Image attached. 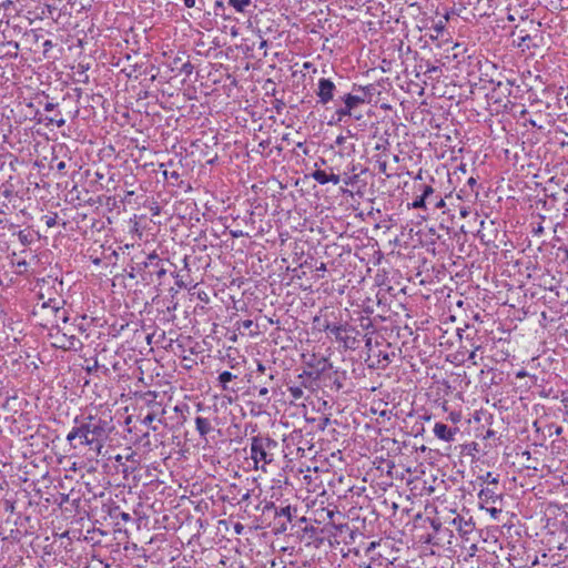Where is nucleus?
Instances as JSON below:
<instances>
[{"mask_svg": "<svg viewBox=\"0 0 568 568\" xmlns=\"http://www.w3.org/2000/svg\"><path fill=\"white\" fill-rule=\"evenodd\" d=\"M277 442L267 435H255L251 437L250 456L254 463V469L266 471V465L274 460L273 450L276 449Z\"/></svg>", "mask_w": 568, "mask_h": 568, "instance_id": "1", "label": "nucleus"}, {"mask_svg": "<svg viewBox=\"0 0 568 568\" xmlns=\"http://www.w3.org/2000/svg\"><path fill=\"white\" fill-rule=\"evenodd\" d=\"M426 521L429 524L430 528L433 529L432 534H428L425 537L426 541L432 542V540L442 532L443 525L448 524L447 519L442 518H426Z\"/></svg>", "mask_w": 568, "mask_h": 568, "instance_id": "15", "label": "nucleus"}, {"mask_svg": "<svg viewBox=\"0 0 568 568\" xmlns=\"http://www.w3.org/2000/svg\"><path fill=\"white\" fill-rule=\"evenodd\" d=\"M180 62H181V59H180V58H175V59L173 60V64H174V67H173L172 69H173V70H174V69H176V70H178V68H180V67L178 65V64H180Z\"/></svg>", "mask_w": 568, "mask_h": 568, "instance_id": "59", "label": "nucleus"}, {"mask_svg": "<svg viewBox=\"0 0 568 568\" xmlns=\"http://www.w3.org/2000/svg\"><path fill=\"white\" fill-rule=\"evenodd\" d=\"M158 417V412H149L144 417L143 419L141 420V423L144 425V426H148L150 429H152L153 432L158 430V427L152 425V423Z\"/></svg>", "mask_w": 568, "mask_h": 568, "instance_id": "28", "label": "nucleus"}, {"mask_svg": "<svg viewBox=\"0 0 568 568\" xmlns=\"http://www.w3.org/2000/svg\"><path fill=\"white\" fill-rule=\"evenodd\" d=\"M235 378H236V375L232 374L229 371H224L219 375L217 381L223 390H229L230 389L229 383Z\"/></svg>", "mask_w": 568, "mask_h": 568, "instance_id": "25", "label": "nucleus"}, {"mask_svg": "<svg viewBox=\"0 0 568 568\" xmlns=\"http://www.w3.org/2000/svg\"><path fill=\"white\" fill-rule=\"evenodd\" d=\"M65 169V162L63 161H60L58 164H57V171L60 172V173H63Z\"/></svg>", "mask_w": 568, "mask_h": 568, "instance_id": "55", "label": "nucleus"}, {"mask_svg": "<svg viewBox=\"0 0 568 568\" xmlns=\"http://www.w3.org/2000/svg\"><path fill=\"white\" fill-rule=\"evenodd\" d=\"M531 37L529 34H524L518 37L517 47L523 51L526 49H530Z\"/></svg>", "mask_w": 568, "mask_h": 568, "instance_id": "34", "label": "nucleus"}, {"mask_svg": "<svg viewBox=\"0 0 568 568\" xmlns=\"http://www.w3.org/2000/svg\"><path fill=\"white\" fill-rule=\"evenodd\" d=\"M322 513H325L327 518H315L314 520L318 524L325 523L326 520L329 521L331 527L335 528L336 530H339L341 532L345 529L349 531V536L353 538L354 531H352L347 524H335L334 523V511L329 509H323Z\"/></svg>", "mask_w": 568, "mask_h": 568, "instance_id": "14", "label": "nucleus"}, {"mask_svg": "<svg viewBox=\"0 0 568 568\" xmlns=\"http://www.w3.org/2000/svg\"><path fill=\"white\" fill-rule=\"evenodd\" d=\"M408 206L413 209H422L425 212H427V201L420 197V194L416 195L414 201L410 204H408Z\"/></svg>", "mask_w": 568, "mask_h": 568, "instance_id": "33", "label": "nucleus"}, {"mask_svg": "<svg viewBox=\"0 0 568 568\" xmlns=\"http://www.w3.org/2000/svg\"><path fill=\"white\" fill-rule=\"evenodd\" d=\"M311 176L320 184L324 185L327 183H333L337 185L341 182V178L338 174H327L324 170H315Z\"/></svg>", "mask_w": 568, "mask_h": 568, "instance_id": "13", "label": "nucleus"}, {"mask_svg": "<svg viewBox=\"0 0 568 568\" xmlns=\"http://www.w3.org/2000/svg\"><path fill=\"white\" fill-rule=\"evenodd\" d=\"M287 390L295 400L301 399L304 396V390L301 386H288Z\"/></svg>", "mask_w": 568, "mask_h": 568, "instance_id": "36", "label": "nucleus"}, {"mask_svg": "<svg viewBox=\"0 0 568 568\" xmlns=\"http://www.w3.org/2000/svg\"><path fill=\"white\" fill-rule=\"evenodd\" d=\"M292 513H296V508H292L291 506L277 508L275 511L274 519L276 520V529L280 531L286 530L287 523L292 521Z\"/></svg>", "mask_w": 568, "mask_h": 568, "instance_id": "10", "label": "nucleus"}, {"mask_svg": "<svg viewBox=\"0 0 568 568\" xmlns=\"http://www.w3.org/2000/svg\"><path fill=\"white\" fill-rule=\"evenodd\" d=\"M138 273L144 285L162 283V278L166 275L164 260L160 258L155 253L149 254L144 262L138 263Z\"/></svg>", "mask_w": 568, "mask_h": 568, "instance_id": "4", "label": "nucleus"}, {"mask_svg": "<svg viewBox=\"0 0 568 568\" xmlns=\"http://www.w3.org/2000/svg\"><path fill=\"white\" fill-rule=\"evenodd\" d=\"M378 169H379L381 173H386L387 163L385 161L384 162H378Z\"/></svg>", "mask_w": 568, "mask_h": 568, "instance_id": "54", "label": "nucleus"}, {"mask_svg": "<svg viewBox=\"0 0 568 568\" xmlns=\"http://www.w3.org/2000/svg\"><path fill=\"white\" fill-rule=\"evenodd\" d=\"M426 524H428L426 521V518H415V526L416 527L425 528Z\"/></svg>", "mask_w": 568, "mask_h": 568, "instance_id": "51", "label": "nucleus"}, {"mask_svg": "<svg viewBox=\"0 0 568 568\" xmlns=\"http://www.w3.org/2000/svg\"><path fill=\"white\" fill-rule=\"evenodd\" d=\"M49 336L54 339L52 345L63 351L78 352L83 347V343L70 329L63 332L59 324L51 327Z\"/></svg>", "mask_w": 568, "mask_h": 568, "instance_id": "5", "label": "nucleus"}, {"mask_svg": "<svg viewBox=\"0 0 568 568\" xmlns=\"http://www.w3.org/2000/svg\"><path fill=\"white\" fill-rule=\"evenodd\" d=\"M365 345H366L367 347H371V345H372V337H369V336L365 335Z\"/></svg>", "mask_w": 568, "mask_h": 568, "instance_id": "60", "label": "nucleus"}, {"mask_svg": "<svg viewBox=\"0 0 568 568\" xmlns=\"http://www.w3.org/2000/svg\"><path fill=\"white\" fill-rule=\"evenodd\" d=\"M439 67L430 64L428 61L425 63V73L426 74H433L435 72H438Z\"/></svg>", "mask_w": 568, "mask_h": 568, "instance_id": "45", "label": "nucleus"}, {"mask_svg": "<svg viewBox=\"0 0 568 568\" xmlns=\"http://www.w3.org/2000/svg\"><path fill=\"white\" fill-rule=\"evenodd\" d=\"M230 233H231V236L234 237V239L247 236V233H244L241 230H232Z\"/></svg>", "mask_w": 568, "mask_h": 568, "instance_id": "50", "label": "nucleus"}, {"mask_svg": "<svg viewBox=\"0 0 568 568\" xmlns=\"http://www.w3.org/2000/svg\"><path fill=\"white\" fill-rule=\"evenodd\" d=\"M542 231H544V229H542V226H541V225H538V227H537V229H534V233H535V234H540V233H542Z\"/></svg>", "mask_w": 568, "mask_h": 568, "instance_id": "62", "label": "nucleus"}, {"mask_svg": "<svg viewBox=\"0 0 568 568\" xmlns=\"http://www.w3.org/2000/svg\"><path fill=\"white\" fill-rule=\"evenodd\" d=\"M414 187L420 194V197L426 201L430 200L435 194V189L428 184H415Z\"/></svg>", "mask_w": 568, "mask_h": 568, "instance_id": "22", "label": "nucleus"}, {"mask_svg": "<svg viewBox=\"0 0 568 568\" xmlns=\"http://www.w3.org/2000/svg\"><path fill=\"white\" fill-rule=\"evenodd\" d=\"M88 70H89V64H83V63H79L78 67H77V71H75V74L79 75V78L77 79V82H80V83H83V84H88L90 79H89V75H88Z\"/></svg>", "mask_w": 568, "mask_h": 568, "instance_id": "26", "label": "nucleus"}, {"mask_svg": "<svg viewBox=\"0 0 568 568\" xmlns=\"http://www.w3.org/2000/svg\"><path fill=\"white\" fill-rule=\"evenodd\" d=\"M303 530H304L306 534H310L312 538H317V535H318L320 528H318V527H315V526H313V525H311V526H305Z\"/></svg>", "mask_w": 568, "mask_h": 568, "instance_id": "43", "label": "nucleus"}, {"mask_svg": "<svg viewBox=\"0 0 568 568\" xmlns=\"http://www.w3.org/2000/svg\"><path fill=\"white\" fill-rule=\"evenodd\" d=\"M256 371H257L258 373H261V374H264V373H265V371H266V367H265V365H264L263 363L257 362V368H256Z\"/></svg>", "mask_w": 568, "mask_h": 568, "instance_id": "56", "label": "nucleus"}, {"mask_svg": "<svg viewBox=\"0 0 568 568\" xmlns=\"http://www.w3.org/2000/svg\"><path fill=\"white\" fill-rule=\"evenodd\" d=\"M226 3L232 7L236 12L244 13L251 6L252 0H226Z\"/></svg>", "mask_w": 568, "mask_h": 568, "instance_id": "24", "label": "nucleus"}, {"mask_svg": "<svg viewBox=\"0 0 568 568\" xmlns=\"http://www.w3.org/2000/svg\"><path fill=\"white\" fill-rule=\"evenodd\" d=\"M252 390H256L258 396L265 399L267 403L270 402L268 397V388L266 387V382H262L261 386L254 385L251 388Z\"/></svg>", "mask_w": 568, "mask_h": 568, "instance_id": "31", "label": "nucleus"}, {"mask_svg": "<svg viewBox=\"0 0 568 568\" xmlns=\"http://www.w3.org/2000/svg\"><path fill=\"white\" fill-rule=\"evenodd\" d=\"M477 186V180L474 178V176H470L468 180H467V183L466 185L460 190V192L465 195V196H471L474 195L475 197L478 196V191L475 190V187Z\"/></svg>", "mask_w": 568, "mask_h": 568, "instance_id": "23", "label": "nucleus"}, {"mask_svg": "<svg viewBox=\"0 0 568 568\" xmlns=\"http://www.w3.org/2000/svg\"><path fill=\"white\" fill-rule=\"evenodd\" d=\"M183 3L187 9L196 8V0H183Z\"/></svg>", "mask_w": 568, "mask_h": 568, "instance_id": "52", "label": "nucleus"}, {"mask_svg": "<svg viewBox=\"0 0 568 568\" xmlns=\"http://www.w3.org/2000/svg\"><path fill=\"white\" fill-rule=\"evenodd\" d=\"M341 100L351 111L356 109L359 104H363V99L358 98L354 92L344 93Z\"/></svg>", "mask_w": 568, "mask_h": 568, "instance_id": "20", "label": "nucleus"}, {"mask_svg": "<svg viewBox=\"0 0 568 568\" xmlns=\"http://www.w3.org/2000/svg\"><path fill=\"white\" fill-rule=\"evenodd\" d=\"M195 428L201 437H206L213 430L211 422L201 416L195 418Z\"/></svg>", "mask_w": 568, "mask_h": 568, "instance_id": "19", "label": "nucleus"}, {"mask_svg": "<svg viewBox=\"0 0 568 568\" xmlns=\"http://www.w3.org/2000/svg\"><path fill=\"white\" fill-rule=\"evenodd\" d=\"M456 432V428H452L444 423H436L434 426L435 436L445 442L454 440Z\"/></svg>", "mask_w": 568, "mask_h": 568, "instance_id": "12", "label": "nucleus"}, {"mask_svg": "<svg viewBox=\"0 0 568 568\" xmlns=\"http://www.w3.org/2000/svg\"><path fill=\"white\" fill-rule=\"evenodd\" d=\"M178 70H179L180 73H183V74L189 77V75L192 74V72L194 70V67H193V64L190 61H186V62H183L181 64V67L178 68Z\"/></svg>", "mask_w": 568, "mask_h": 568, "instance_id": "38", "label": "nucleus"}, {"mask_svg": "<svg viewBox=\"0 0 568 568\" xmlns=\"http://www.w3.org/2000/svg\"><path fill=\"white\" fill-rule=\"evenodd\" d=\"M73 423L74 426L67 435V442L74 449H77L80 446H88L90 448V432L85 423L84 416H75Z\"/></svg>", "mask_w": 568, "mask_h": 568, "instance_id": "6", "label": "nucleus"}, {"mask_svg": "<svg viewBox=\"0 0 568 568\" xmlns=\"http://www.w3.org/2000/svg\"><path fill=\"white\" fill-rule=\"evenodd\" d=\"M18 239L22 245H29L31 243L30 234L26 231H19Z\"/></svg>", "mask_w": 568, "mask_h": 568, "instance_id": "41", "label": "nucleus"}, {"mask_svg": "<svg viewBox=\"0 0 568 568\" xmlns=\"http://www.w3.org/2000/svg\"><path fill=\"white\" fill-rule=\"evenodd\" d=\"M385 144H388L387 140H386L383 144H379V143H378V144L375 146V150H382V149H385Z\"/></svg>", "mask_w": 568, "mask_h": 568, "instance_id": "61", "label": "nucleus"}, {"mask_svg": "<svg viewBox=\"0 0 568 568\" xmlns=\"http://www.w3.org/2000/svg\"><path fill=\"white\" fill-rule=\"evenodd\" d=\"M326 272V264L325 263H321L320 266H317L315 268V273H316V276L317 277H323V274Z\"/></svg>", "mask_w": 568, "mask_h": 568, "instance_id": "49", "label": "nucleus"}, {"mask_svg": "<svg viewBox=\"0 0 568 568\" xmlns=\"http://www.w3.org/2000/svg\"><path fill=\"white\" fill-rule=\"evenodd\" d=\"M42 219L48 227H53L57 225L58 214L51 213L49 215H44Z\"/></svg>", "mask_w": 568, "mask_h": 568, "instance_id": "39", "label": "nucleus"}, {"mask_svg": "<svg viewBox=\"0 0 568 568\" xmlns=\"http://www.w3.org/2000/svg\"><path fill=\"white\" fill-rule=\"evenodd\" d=\"M276 510H277V507L272 501H266L262 507L263 515H273V517H275Z\"/></svg>", "mask_w": 568, "mask_h": 568, "instance_id": "37", "label": "nucleus"}, {"mask_svg": "<svg viewBox=\"0 0 568 568\" xmlns=\"http://www.w3.org/2000/svg\"><path fill=\"white\" fill-rule=\"evenodd\" d=\"M136 276H140L139 273H138V266L136 267H132L131 272L129 273V277H131V278H135Z\"/></svg>", "mask_w": 568, "mask_h": 568, "instance_id": "57", "label": "nucleus"}, {"mask_svg": "<svg viewBox=\"0 0 568 568\" xmlns=\"http://www.w3.org/2000/svg\"><path fill=\"white\" fill-rule=\"evenodd\" d=\"M54 317H55L57 323H58L59 321H61L62 323H68V322H69V320H70V317H69V315H68V312L64 310V307H63V306H62V310H61V312L59 313V315H58V316H54Z\"/></svg>", "mask_w": 568, "mask_h": 568, "instance_id": "44", "label": "nucleus"}, {"mask_svg": "<svg viewBox=\"0 0 568 568\" xmlns=\"http://www.w3.org/2000/svg\"><path fill=\"white\" fill-rule=\"evenodd\" d=\"M302 437V433L301 432H296L294 430L292 434H291V439L292 440H295L296 438H301Z\"/></svg>", "mask_w": 568, "mask_h": 568, "instance_id": "58", "label": "nucleus"}, {"mask_svg": "<svg viewBox=\"0 0 568 568\" xmlns=\"http://www.w3.org/2000/svg\"><path fill=\"white\" fill-rule=\"evenodd\" d=\"M377 545H378V542H376V541H371L367 545H365V547H364L365 555L366 556L369 555L376 548Z\"/></svg>", "mask_w": 568, "mask_h": 568, "instance_id": "48", "label": "nucleus"}, {"mask_svg": "<svg viewBox=\"0 0 568 568\" xmlns=\"http://www.w3.org/2000/svg\"><path fill=\"white\" fill-rule=\"evenodd\" d=\"M109 515L116 523V525L119 524V520H122L123 523H129L132 520L131 515L121 510L119 506L111 508Z\"/></svg>", "mask_w": 568, "mask_h": 568, "instance_id": "21", "label": "nucleus"}, {"mask_svg": "<svg viewBox=\"0 0 568 568\" xmlns=\"http://www.w3.org/2000/svg\"><path fill=\"white\" fill-rule=\"evenodd\" d=\"M338 92L336 83L331 78H320L317 81V88L315 94L317 97V103L327 105L334 102V97Z\"/></svg>", "mask_w": 568, "mask_h": 568, "instance_id": "8", "label": "nucleus"}, {"mask_svg": "<svg viewBox=\"0 0 568 568\" xmlns=\"http://www.w3.org/2000/svg\"><path fill=\"white\" fill-rule=\"evenodd\" d=\"M43 47L47 49V48H51L52 47V42L50 40H47L44 43H43Z\"/></svg>", "mask_w": 568, "mask_h": 568, "instance_id": "63", "label": "nucleus"}, {"mask_svg": "<svg viewBox=\"0 0 568 568\" xmlns=\"http://www.w3.org/2000/svg\"><path fill=\"white\" fill-rule=\"evenodd\" d=\"M59 104L53 102H45L43 105V111L51 114H44L41 111H37L34 113V120L39 124H43L49 128L51 125H57L61 128L65 125V119L62 115V112L58 109Z\"/></svg>", "mask_w": 568, "mask_h": 568, "instance_id": "7", "label": "nucleus"}, {"mask_svg": "<svg viewBox=\"0 0 568 568\" xmlns=\"http://www.w3.org/2000/svg\"><path fill=\"white\" fill-rule=\"evenodd\" d=\"M353 92L358 98L363 99V104L364 103H369L372 101V97H373V94L375 92V87L373 84H369V85H366V87L354 84L353 85Z\"/></svg>", "mask_w": 568, "mask_h": 568, "instance_id": "17", "label": "nucleus"}, {"mask_svg": "<svg viewBox=\"0 0 568 568\" xmlns=\"http://www.w3.org/2000/svg\"><path fill=\"white\" fill-rule=\"evenodd\" d=\"M478 479L487 483L488 485H493L494 487H497L499 483L498 476H494L491 471H487L485 475L479 476Z\"/></svg>", "mask_w": 568, "mask_h": 568, "instance_id": "32", "label": "nucleus"}, {"mask_svg": "<svg viewBox=\"0 0 568 568\" xmlns=\"http://www.w3.org/2000/svg\"><path fill=\"white\" fill-rule=\"evenodd\" d=\"M478 499L480 503V508H484L485 505H494L497 501H501L503 495L496 491V487H486L480 489Z\"/></svg>", "mask_w": 568, "mask_h": 568, "instance_id": "11", "label": "nucleus"}, {"mask_svg": "<svg viewBox=\"0 0 568 568\" xmlns=\"http://www.w3.org/2000/svg\"><path fill=\"white\" fill-rule=\"evenodd\" d=\"M446 202L445 200L435 192L434 196L427 201V214H434L438 210H443L445 213Z\"/></svg>", "mask_w": 568, "mask_h": 568, "instance_id": "18", "label": "nucleus"}, {"mask_svg": "<svg viewBox=\"0 0 568 568\" xmlns=\"http://www.w3.org/2000/svg\"><path fill=\"white\" fill-rule=\"evenodd\" d=\"M65 302L61 297H49L41 304L42 310H49L54 316H58Z\"/></svg>", "mask_w": 568, "mask_h": 568, "instance_id": "16", "label": "nucleus"}, {"mask_svg": "<svg viewBox=\"0 0 568 568\" xmlns=\"http://www.w3.org/2000/svg\"><path fill=\"white\" fill-rule=\"evenodd\" d=\"M122 459H123V458H122V456H121V455H116V456L114 457V460H115L116 463H119V464H121V463H122Z\"/></svg>", "mask_w": 568, "mask_h": 568, "instance_id": "64", "label": "nucleus"}, {"mask_svg": "<svg viewBox=\"0 0 568 568\" xmlns=\"http://www.w3.org/2000/svg\"><path fill=\"white\" fill-rule=\"evenodd\" d=\"M236 325H237V329L239 331H241L242 328L243 329H251L252 326H254V323H253L252 320H244V321L237 322Z\"/></svg>", "mask_w": 568, "mask_h": 568, "instance_id": "42", "label": "nucleus"}, {"mask_svg": "<svg viewBox=\"0 0 568 568\" xmlns=\"http://www.w3.org/2000/svg\"><path fill=\"white\" fill-rule=\"evenodd\" d=\"M226 0H215L213 12L216 17H221L223 19H230V16L226 13Z\"/></svg>", "mask_w": 568, "mask_h": 568, "instance_id": "27", "label": "nucleus"}, {"mask_svg": "<svg viewBox=\"0 0 568 568\" xmlns=\"http://www.w3.org/2000/svg\"><path fill=\"white\" fill-rule=\"evenodd\" d=\"M448 524L452 525L456 531L466 540L469 539V535L474 532L475 524L471 517H464L456 515L454 518L448 519Z\"/></svg>", "mask_w": 568, "mask_h": 568, "instance_id": "9", "label": "nucleus"}, {"mask_svg": "<svg viewBox=\"0 0 568 568\" xmlns=\"http://www.w3.org/2000/svg\"><path fill=\"white\" fill-rule=\"evenodd\" d=\"M483 509H486L494 519H498L499 515L501 514V508H497L495 506L485 505Z\"/></svg>", "mask_w": 568, "mask_h": 568, "instance_id": "40", "label": "nucleus"}, {"mask_svg": "<svg viewBox=\"0 0 568 568\" xmlns=\"http://www.w3.org/2000/svg\"><path fill=\"white\" fill-rule=\"evenodd\" d=\"M346 141H347V136H344L341 134L336 138L335 144L337 146H342L344 152L349 153L351 151H354L355 145L354 144L346 145Z\"/></svg>", "mask_w": 568, "mask_h": 568, "instance_id": "30", "label": "nucleus"}, {"mask_svg": "<svg viewBox=\"0 0 568 568\" xmlns=\"http://www.w3.org/2000/svg\"><path fill=\"white\" fill-rule=\"evenodd\" d=\"M470 345H471L473 349L469 352L468 361H471L474 364H476L475 358H476L477 351L480 348V346L475 345L474 343H471Z\"/></svg>", "mask_w": 568, "mask_h": 568, "instance_id": "46", "label": "nucleus"}, {"mask_svg": "<svg viewBox=\"0 0 568 568\" xmlns=\"http://www.w3.org/2000/svg\"><path fill=\"white\" fill-rule=\"evenodd\" d=\"M353 111H351L344 103L342 106L337 108L335 111V115L338 121H342L346 116H352Z\"/></svg>", "mask_w": 568, "mask_h": 568, "instance_id": "35", "label": "nucleus"}, {"mask_svg": "<svg viewBox=\"0 0 568 568\" xmlns=\"http://www.w3.org/2000/svg\"><path fill=\"white\" fill-rule=\"evenodd\" d=\"M323 331L334 336L336 342L345 349L355 351L362 342L361 332L348 323L325 322Z\"/></svg>", "mask_w": 568, "mask_h": 568, "instance_id": "2", "label": "nucleus"}, {"mask_svg": "<svg viewBox=\"0 0 568 568\" xmlns=\"http://www.w3.org/2000/svg\"><path fill=\"white\" fill-rule=\"evenodd\" d=\"M84 419L90 432V449L98 456L101 454L104 443L113 429V426L111 425L112 420H106L97 415L84 416Z\"/></svg>", "mask_w": 568, "mask_h": 568, "instance_id": "3", "label": "nucleus"}, {"mask_svg": "<svg viewBox=\"0 0 568 568\" xmlns=\"http://www.w3.org/2000/svg\"><path fill=\"white\" fill-rule=\"evenodd\" d=\"M459 213H460V216L462 217H466L470 212H469V207L467 206H462L460 210H459Z\"/></svg>", "mask_w": 568, "mask_h": 568, "instance_id": "53", "label": "nucleus"}, {"mask_svg": "<svg viewBox=\"0 0 568 568\" xmlns=\"http://www.w3.org/2000/svg\"><path fill=\"white\" fill-rule=\"evenodd\" d=\"M146 395L152 396V399L148 400V405L151 407L150 412H158V415L164 414L165 410L161 407V404L155 402L156 394L149 392Z\"/></svg>", "mask_w": 568, "mask_h": 568, "instance_id": "29", "label": "nucleus"}, {"mask_svg": "<svg viewBox=\"0 0 568 568\" xmlns=\"http://www.w3.org/2000/svg\"><path fill=\"white\" fill-rule=\"evenodd\" d=\"M361 326L363 329L368 331V329L373 328V323H372L371 318H368V317L362 318Z\"/></svg>", "mask_w": 568, "mask_h": 568, "instance_id": "47", "label": "nucleus"}]
</instances>
